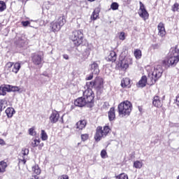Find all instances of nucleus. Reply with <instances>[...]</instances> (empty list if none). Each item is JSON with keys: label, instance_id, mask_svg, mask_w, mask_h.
<instances>
[{"label": "nucleus", "instance_id": "obj_57", "mask_svg": "<svg viewBox=\"0 0 179 179\" xmlns=\"http://www.w3.org/2000/svg\"><path fill=\"white\" fill-rule=\"evenodd\" d=\"M89 1V2H94V1H96V0H88Z\"/></svg>", "mask_w": 179, "mask_h": 179}, {"label": "nucleus", "instance_id": "obj_49", "mask_svg": "<svg viewBox=\"0 0 179 179\" xmlns=\"http://www.w3.org/2000/svg\"><path fill=\"white\" fill-rule=\"evenodd\" d=\"M58 179H69L68 175H62L59 176Z\"/></svg>", "mask_w": 179, "mask_h": 179}, {"label": "nucleus", "instance_id": "obj_38", "mask_svg": "<svg viewBox=\"0 0 179 179\" xmlns=\"http://www.w3.org/2000/svg\"><path fill=\"white\" fill-rule=\"evenodd\" d=\"M178 6L179 4L178 3H175L173 6H172V10L173 12H177V10H178Z\"/></svg>", "mask_w": 179, "mask_h": 179}, {"label": "nucleus", "instance_id": "obj_24", "mask_svg": "<svg viewBox=\"0 0 179 179\" xmlns=\"http://www.w3.org/2000/svg\"><path fill=\"white\" fill-rule=\"evenodd\" d=\"M148 83V77L146 76H143L141 80L138 81V86L140 87H145Z\"/></svg>", "mask_w": 179, "mask_h": 179}, {"label": "nucleus", "instance_id": "obj_13", "mask_svg": "<svg viewBox=\"0 0 179 179\" xmlns=\"http://www.w3.org/2000/svg\"><path fill=\"white\" fill-rule=\"evenodd\" d=\"M29 155V149L22 148L21 152L18 156L19 163L22 164H26L27 162V156Z\"/></svg>", "mask_w": 179, "mask_h": 179}, {"label": "nucleus", "instance_id": "obj_47", "mask_svg": "<svg viewBox=\"0 0 179 179\" xmlns=\"http://www.w3.org/2000/svg\"><path fill=\"white\" fill-rule=\"evenodd\" d=\"M127 115H129V113H119V117L120 118H122Z\"/></svg>", "mask_w": 179, "mask_h": 179}, {"label": "nucleus", "instance_id": "obj_51", "mask_svg": "<svg viewBox=\"0 0 179 179\" xmlns=\"http://www.w3.org/2000/svg\"><path fill=\"white\" fill-rule=\"evenodd\" d=\"M108 113H115V108L114 107L110 108Z\"/></svg>", "mask_w": 179, "mask_h": 179}, {"label": "nucleus", "instance_id": "obj_8", "mask_svg": "<svg viewBox=\"0 0 179 179\" xmlns=\"http://www.w3.org/2000/svg\"><path fill=\"white\" fill-rule=\"evenodd\" d=\"M134 61L132 58L124 57L122 60H119L117 66L119 71H123V72H127V69L129 68V65H132Z\"/></svg>", "mask_w": 179, "mask_h": 179}, {"label": "nucleus", "instance_id": "obj_43", "mask_svg": "<svg viewBox=\"0 0 179 179\" xmlns=\"http://www.w3.org/2000/svg\"><path fill=\"white\" fill-rule=\"evenodd\" d=\"M119 38H120V40H122V41H124V40H125V32H124V31L120 32Z\"/></svg>", "mask_w": 179, "mask_h": 179}, {"label": "nucleus", "instance_id": "obj_7", "mask_svg": "<svg viewBox=\"0 0 179 179\" xmlns=\"http://www.w3.org/2000/svg\"><path fill=\"white\" fill-rule=\"evenodd\" d=\"M108 132H110V127H108V126H105L103 127H98L94 136L95 141L96 142H100L103 138H106V136L108 135Z\"/></svg>", "mask_w": 179, "mask_h": 179}, {"label": "nucleus", "instance_id": "obj_19", "mask_svg": "<svg viewBox=\"0 0 179 179\" xmlns=\"http://www.w3.org/2000/svg\"><path fill=\"white\" fill-rule=\"evenodd\" d=\"M75 106L77 107H85L87 105L85 98L83 96L79 97L74 101Z\"/></svg>", "mask_w": 179, "mask_h": 179}, {"label": "nucleus", "instance_id": "obj_14", "mask_svg": "<svg viewBox=\"0 0 179 179\" xmlns=\"http://www.w3.org/2000/svg\"><path fill=\"white\" fill-rule=\"evenodd\" d=\"M158 36L159 37H165L167 32L166 31V27H164V23L159 22L157 25Z\"/></svg>", "mask_w": 179, "mask_h": 179}, {"label": "nucleus", "instance_id": "obj_23", "mask_svg": "<svg viewBox=\"0 0 179 179\" xmlns=\"http://www.w3.org/2000/svg\"><path fill=\"white\" fill-rule=\"evenodd\" d=\"M59 120V113H53L51 114L50 117V122L52 124H55Z\"/></svg>", "mask_w": 179, "mask_h": 179}, {"label": "nucleus", "instance_id": "obj_46", "mask_svg": "<svg viewBox=\"0 0 179 179\" xmlns=\"http://www.w3.org/2000/svg\"><path fill=\"white\" fill-rule=\"evenodd\" d=\"M94 75V73H91L89 76H87L85 78V80H92V79H93V76Z\"/></svg>", "mask_w": 179, "mask_h": 179}, {"label": "nucleus", "instance_id": "obj_11", "mask_svg": "<svg viewBox=\"0 0 179 179\" xmlns=\"http://www.w3.org/2000/svg\"><path fill=\"white\" fill-rule=\"evenodd\" d=\"M119 113H131L132 111V103L129 101L121 102L118 106Z\"/></svg>", "mask_w": 179, "mask_h": 179}, {"label": "nucleus", "instance_id": "obj_36", "mask_svg": "<svg viewBox=\"0 0 179 179\" xmlns=\"http://www.w3.org/2000/svg\"><path fill=\"white\" fill-rule=\"evenodd\" d=\"M108 119L109 121H114V120H115V113H109Z\"/></svg>", "mask_w": 179, "mask_h": 179}, {"label": "nucleus", "instance_id": "obj_15", "mask_svg": "<svg viewBox=\"0 0 179 179\" xmlns=\"http://www.w3.org/2000/svg\"><path fill=\"white\" fill-rule=\"evenodd\" d=\"M152 105L157 108H160L163 106V100L160 96L155 95L152 99Z\"/></svg>", "mask_w": 179, "mask_h": 179}, {"label": "nucleus", "instance_id": "obj_32", "mask_svg": "<svg viewBox=\"0 0 179 179\" xmlns=\"http://www.w3.org/2000/svg\"><path fill=\"white\" fill-rule=\"evenodd\" d=\"M120 5H118V3L117 2H113L110 5V8L112 10H117L119 8Z\"/></svg>", "mask_w": 179, "mask_h": 179}, {"label": "nucleus", "instance_id": "obj_9", "mask_svg": "<svg viewBox=\"0 0 179 179\" xmlns=\"http://www.w3.org/2000/svg\"><path fill=\"white\" fill-rule=\"evenodd\" d=\"M83 97L86 104H90V107H92L94 103V93L90 88H87L83 92Z\"/></svg>", "mask_w": 179, "mask_h": 179}, {"label": "nucleus", "instance_id": "obj_39", "mask_svg": "<svg viewBox=\"0 0 179 179\" xmlns=\"http://www.w3.org/2000/svg\"><path fill=\"white\" fill-rule=\"evenodd\" d=\"M81 139L83 142L87 141V139H89V134H82Z\"/></svg>", "mask_w": 179, "mask_h": 179}, {"label": "nucleus", "instance_id": "obj_40", "mask_svg": "<svg viewBox=\"0 0 179 179\" xmlns=\"http://www.w3.org/2000/svg\"><path fill=\"white\" fill-rule=\"evenodd\" d=\"M3 87H4V90L8 92H10V85H3Z\"/></svg>", "mask_w": 179, "mask_h": 179}, {"label": "nucleus", "instance_id": "obj_27", "mask_svg": "<svg viewBox=\"0 0 179 179\" xmlns=\"http://www.w3.org/2000/svg\"><path fill=\"white\" fill-rule=\"evenodd\" d=\"M32 171L35 173L37 176L41 174V169H40V167L38 165H34L32 166Z\"/></svg>", "mask_w": 179, "mask_h": 179}, {"label": "nucleus", "instance_id": "obj_52", "mask_svg": "<svg viewBox=\"0 0 179 179\" xmlns=\"http://www.w3.org/2000/svg\"><path fill=\"white\" fill-rule=\"evenodd\" d=\"M63 58L64 59H69V56L68 55H63Z\"/></svg>", "mask_w": 179, "mask_h": 179}, {"label": "nucleus", "instance_id": "obj_21", "mask_svg": "<svg viewBox=\"0 0 179 179\" xmlns=\"http://www.w3.org/2000/svg\"><path fill=\"white\" fill-rule=\"evenodd\" d=\"M101 8L100 7H96L92 12V14L91 15L90 19L91 20H97V19L99 18V13H100Z\"/></svg>", "mask_w": 179, "mask_h": 179}, {"label": "nucleus", "instance_id": "obj_30", "mask_svg": "<svg viewBox=\"0 0 179 179\" xmlns=\"http://www.w3.org/2000/svg\"><path fill=\"white\" fill-rule=\"evenodd\" d=\"M142 166H143V163L141 161L134 162V167H135V169H142Z\"/></svg>", "mask_w": 179, "mask_h": 179}, {"label": "nucleus", "instance_id": "obj_44", "mask_svg": "<svg viewBox=\"0 0 179 179\" xmlns=\"http://www.w3.org/2000/svg\"><path fill=\"white\" fill-rule=\"evenodd\" d=\"M5 113H15V108H13V107H8L5 110Z\"/></svg>", "mask_w": 179, "mask_h": 179}, {"label": "nucleus", "instance_id": "obj_2", "mask_svg": "<svg viewBox=\"0 0 179 179\" xmlns=\"http://www.w3.org/2000/svg\"><path fill=\"white\" fill-rule=\"evenodd\" d=\"M65 23H66V18L65 17V15L62 14L56 20L51 22L49 27L53 33H58L64 27Z\"/></svg>", "mask_w": 179, "mask_h": 179}, {"label": "nucleus", "instance_id": "obj_12", "mask_svg": "<svg viewBox=\"0 0 179 179\" xmlns=\"http://www.w3.org/2000/svg\"><path fill=\"white\" fill-rule=\"evenodd\" d=\"M140 3V8L138 10V15L140 17L143 18V20L146 22L148 19H149V13L146 10V8H145V5L142 3V1L139 2Z\"/></svg>", "mask_w": 179, "mask_h": 179}, {"label": "nucleus", "instance_id": "obj_45", "mask_svg": "<svg viewBox=\"0 0 179 179\" xmlns=\"http://www.w3.org/2000/svg\"><path fill=\"white\" fill-rule=\"evenodd\" d=\"M21 23L24 27H27L30 24V21H22Z\"/></svg>", "mask_w": 179, "mask_h": 179}, {"label": "nucleus", "instance_id": "obj_26", "mask_svg": "<svg viewBox=\"0 0 179 179\" xmlns=\"http://www.w3.org/2000/svg\"><path fill=\"white\" fill-rule=\"evenodd\" d=\"M6 167H8L6 162L3 161L0 162V173H5L6 171Z\"/></svg>", "mask_w": 179, "mask_h": 179}, {"label": "nucleus", "instance_id": "obj_53", "mask_svg": "<svg viewBox=\"0 0 179 179\" xmlns=\"http://www.w3.org/2000/svg\"><path fill=\"white\" fill-rule=\"evenodd\" d=\"M176 103H177V106H179V94L176 96Z\"/></svg>", "mask_w": 179, "mask_h": 179}, {"label": "nucleus", "instance_id": "obj_56", "mask_svg": "<svg viewBox=\"0 0 179 179\" xmlns=\"http://www.w3.org/2000/svg\"><path fill=\"white\" fill-rule=\"evenodd\" d=\"M138 110H139L140 113H142V108L138 107Z\"/></svg>", "mask_w": 179, "mask_h": 179}, {"label": "nucleus", "instance_id": "obj_33", "mask_svg": "<svg viewBox=\"0 0 179 179\" xmlns=\"http://www.w3.org/2000/svg\"><path fill=\"white\" fill-rule=\"evenodd\" d=\"M116 179H128V175L126 173H120L119 176H115Z\"/></svg>", "mask_w": 179, "mask_h": 179}, {"label": "nucleus", "instance_id": "obj_22", "mask_svg": "<svg viewBox=\"0 0 179 179\" xmlns=\"http://www.w3.org/2000/svg\"><path fill=\"white\" fill-rule=\"evenodd\" d=\"M91 72L94 75H99V73H100L99 64L96 63V62H94V63L91 64Z\"/></svg>", "mask_w": 179, "mask_h": 179}, {"label": "nucleus", "instance_id": "obj_31", "mask_svg": "<svg viewBox=\"0 0 179 179\" xmlns=\"http://www.w3.org/2000/svg\"><path fill=\"white\" fill-rule=\"evenodd\" d=\"M41 135L42 141H47L48 139V136L47 135V133H45V131L41 130Z\"/></svg>", "mask_w": 179, "mask_h": 179}, {"label": "nucleus", "instance_id": "obj_20", "mask_svg": "<svg viewBox=\"0 0 179 179\" xmlns=\"http://www.w3.org/2000/svg\"><path fill=\"white\" fill-rule=\"evenodd\" d=\"M121 86L124 89H129L131 87V79L124 78L121 81Z\"/></svg>", "mask_w": 179, "mask_h": 179}, {"label": "nucleus", "instance_id": "obj_41", "mask_svg": "<svg viewBox=\"0 0 179 179\" xmlns=\"http://www.w3.org/2000/svg\"><path fill=\"white\" fill-rule=\"evenodd\" d=\"M29 135H31V136H36V131H34V128H31L29 129Z\"/></svg>", "mask_w": 179, "mask_h": 179}, {"label": "nucleus", "instance_id": "obj_50", "mask_svg": "<svg viewBox=\"0 0 179 179\" xmlns=\"http://www.w3.org/2000/svg\"><path fill=\"white\" fill-rule=\"evenodd\" d=\"M6 115H7L8 118H12V117H13V113H6Z\"/></svg>", "mask_w": 179, "mask_h": 179}, {"label": "nucleus", "instance_id": "obj_55", "mask_svg": "<svg viewBox=\"0 0 179 179\" xmlns=\"http://www.w3.org/2000/svg\"><path fill=\"white\" fill-rule=\"evenodd\" d=\"M0 145H5V141L2 138H0Z\"/></svg>", "mask_w": 179, "mask_h": 179}, {"label": "nucleus", "instance_id": "obj_25", "mask_svg": "<svg viewBox=\"0 0 179 179\" xmlns=\"http://www.w3.org/2000/svg\"><path fill=\"white\" fill-rule=\"evenodd\" d=\"M134 55L136 59H141L142 58V50L141 49L134 50Z\"/></svg>", "mask_w": 179, "mask_h": 179}, {"label": "nucleus", "instance_id": "obj_35", "mask_svg": "<svg viewBox=\"0 0 179 179\" xmlns=\"http://www.w3.org/2000/svg\"><path fill=\"white\" fill-rule=\"evenodd\" d=\"M0 96H6V91L3 85L0 86Z\"/></svg>", "mask_w": 179, "mask_h": 179}, {"label": "nucleus", "instance_id": "obj_42", "mask_svg": "<svg viewBox=\"0 0 179 179\" xmlns=\"http://www.w3.org/2000/svg\"><path fill=\"white\" fill-rule=\"evenodd\" d=\"M101 157H102V159H106V157H107V151H106V150H101Z\"/></svg>", "mask_w": 179, "mask_h": 179}, {"label": "nucleus", "instance_id": "obj_37", "mask_svg": "<svg viewBox=\"0 0 179 179\" xmlns=\"http://www.w3.org/2000/svg\"><path fill=\"white\" fill-rule=\"evenodd\" d=\"M20 88L17 86L10 85V92H19Z\"/></svg>", "mask_w": 179, "mask_h": 179}, {"label": "nucleus", "instance_id": "obj_17", "mask_svg": "<svg viewBox=\"0 0 179 179\" xmlns=\"http://www.w3.org/2000/svg\"><path fill=\"white\" fill-rule=\"evenodd\" d=\"M85 127H86V120H80L76 124L74 128L76 131H79L84 129Z\"/></svg>", "mask_w": 179, "mask_h": 179}, {"label": "nucleus", "instance_id": "obj_54", "mask_svg": "<svg viewBox=\"0 0 179 179\" xmlns=\"http://www.w3.org/2000/svg\"><path fill=\"white\" fill-rule=\"evenodd\" d=\"M2 107H3V103H0V113L2 112L3 110Z\"/></svg>", "mask_w": 179, "mask_h": 179}, {"label": "nucleus", "instance_id": "obj_5", "mask_svg": "<svg viewBox=\"0 0 179 179\" xmlns=\"http://www.w3.org/2000/svg\"><path fill=\"white\" fill-rule=\"evenodd\" d=\"M86 86L87 89H96V90H101L104 87V80L101 77H96L94 80L87 82Z\"/></svg>", "mask_w": 179, "mask_h": 179}, {"label": "nucleus", "instance_id": "obj_48", "mask_svg": "<svg viewBox=\"0 0 179 179\" xmlns=\"http://www.w3.org/2000/svg\"><path fill=\"white\" fill-rule=\"evenodd\" d=\"M110 107V104L108 102H105L102 106L103 110H106V108H108Z\"/></svg>", "mask_w": 179, "mask_h": 179}, {"label": "nucleus", "instance_id": "obj_10", "mask_svg": "<svg viewBox=\"0 0 179 179\" xmlns=\"http://www.w3.org/2000/svg\"><path fill=\"white\" fill-rule=\"evenodd\" d=\"M31 59L34 65H43V61H44V53H43V52L33 53L31 56Z\"/></svg>", "mask_w": 179, "mask_h": 179}, {"label": "nucleus", "instance_id": "obj_58", "mask_svg": "<svg viewBox=\"0 0 179 179\" xmlns=\"http://www.w3.org/2000/svg\"><path fill=\"white\" fill-rule=\"evenodd\" d=\"M177 179H179V176H178Z\"/></svg>", "mask_w": 179, "mask_h": 179}, {"label": "nucleus", "instance_id": "obj_1", "mask_svg": "<svg viewBox=\"0 0 179 179\" xmlns=\"http://www.w3.org/2000/svg\"><path fill=\"white\" fill-rule=\"evenodd\" d=\"M179 62V49L178 45L172 47L169 51V55L165 57L162 64L163 66L170 68V66H176Z\"/></svg>", "mask_w": 179, "mask_h": 179}, {"label": "nucleus", "instance_id": "obj_16", "mask_svg": "<svg viewBox=\"0 0 179 179\" xmlns=\"http://www.w3.org/2000/svg\"><path fill=\"white\" fill-rule=\"evenodd\" d=\"M14 44L19 47V48H22V47H24V44H26V37L20 36L18 38L17 41L14 42Z\"/></svg>", "mask_w": 179, "mask_h": 179}, {"label": "nucleus", "instance_id": "obj_28", "mask_svg": "<svg viewBox=\"0 0 179 179\" xmlns=\"http://www.w3.org/2000/svg\"><path fill=\"white\" fill-rule=\"evenodd\" d=\"M90 48H87L83 52V57L85 59L89 58V55H90Z\"/></svg>", "mask_w": 179, "mask_h": 179}, {"label": "nucleus", "instance_id": "obj_59", "mask_svg": "<svg viewBox=\"0 0 179 179\" xmlns=\"http://www.w3.org/2000/svg\"><path fill=\"white\" fill-rule=\"evenodd\" d=\"M26 1H29V0H26Z\"/></svg>", "mask_w": 179, "mask_h": 179}, {"label": "nucleus", "instance_id": "obj_6", "mask_svg": "<svg viewBox=\"0 0 179 179\" xmlns=\"http://www.w3.org/2000/svg\"><path fill=\"white\" fill-rule=\"evenodd\" d=\"M162 75H163V69L160 66H157L152 71V77L150 78V80H148V85L150 86L155 85L156 81L162 78Z\"/></svg>", "mask_w": 179, "mask_h": 179}, {"label": "nucleus", "instance_id": "obj_3", "mask_svg": "<svg viewBox=\"0 0 179 179\" xmlns=\"http://www.w3.org/2000/svg\"><path fill=\"white\" fill-rule=\"evenodd\" d=\"M71 41L73 42L75 47H80L83 45V41H85V36L82 30H74L71 32L69 37Z\"/></svg>", "mask_w": 179, "mask_h": 179}, {"label": "nucleus", "instance_id": "obj_34", "mask_svg": "<svg viewBox=\"0 0 179 179\" xmlns=\"http://www.w3.org/2000/svg\"><path fill=\"white\" fill-rule=\"evenodd\" d=\"M40 145V140L38 139H34L31 142V146L33 148H36V146H38Z\"/></svg>", "mask_w": 179, "mask_h": 179}, {"label": "nucleus", "instance_id": "obj_4", "mask_svg": "<svg viewBox=\"0 0 179 179\" xmlns=\"http://www.w3.org/2000/svg\"><path fill=\"white\" fill-rule=\"evenodd\" d=\"M22 68V64L19 62H8L4 66V71L6 73H17Z\"/></svg>", "mask_w": 179, "mask_h": 179}, {"label": "nucleus", "instance_id": "obj_18", "mask_svg": "<svg viewBox=\"0 0 179 179\" xmlns=\"http://www.w3.org/2000/svg\"><path fill=\"white\" fill-rule=\"evenodd\" d=\"M108 62H115L117 61V53L114 50H111L106 57Z\"/></svg>", "mask_w": 179, "mask_h": 179}, {"label": "nucleus", "instance_id": "obj_29", "mask_svg": "<svg viewBox=\"0 0 179 179\" xmlns=\"http://www.w3.org/2000/svg\"><path fill=\"white\" fill-rule=\"evenodd\" d=\"M4 10H6V3L1 0L0 1V13L4 12Z\"/></svg>", "mask_w": 179, "mask_h": 179}]
</instances>
